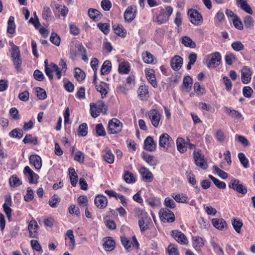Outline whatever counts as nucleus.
Segmentation results:
<instances>
[{"label":"nucleus","mask_w":255,"mask_h":255,"mask_svg":"<svg viewBox=\"0 0 255 255\" xmlns=\"http://www.w3.org/2000/svg\"><path fill=\"white\" fill-rule=\"evenodd\" d=\"M29 163L33 165L36 169L39 170L42 166L41 158L37 154L31 155L29 157Z\"/></svg>","instance_id":"21"},{"label":"nucleus","mask_w":255,"mask_h":255,"mask_svg":"<svg viewBox=\"0 0 255 255\" xmlns=\"http://www.w3.org/2000/svg\"><path fill=\"white\" fill-rule=\"evenodd\" d=\"M45 72L50 80L53 78V72H55L57 78L60 79L61 77V71H60L59 67L56 64L51 63L48 64L47 60L44 62Z\"/></svg>","instance_id":"4"},{"label":"nucleus","mask_w":255,"mask_h":255,"mask_svg":"<svg viewBox=\"0 0 255 255\" xmlns=\"http://www.w3.org/2000/svg\"><path fill=\"white\" fill-rule=\"evenodd\" d=\"M37 98L41 100H44L47 97L46 93L44 89L40 87L36 88Z\"/></svg>","instance_id":"54"},{"label":"nucleus","mask_w":255,"mask_h":255,"mask_svg":"<svg viewBox=\"0 0 255 255\" xmlns=\"http://www.w3.org/2000/svg\"><path fill=\"white\" fill-rule=\"evenodd\" d=\"M104 249L107 251H111L113 250L115 247V241L111 237L106 238V240L103 245Z\"/></svg>","instance_id":"32"},{"label":"nucleus","mask_w":255,"mask_h":255,"mask_svg":"<svg viewBox=\"0 0 255 255\" xmlns=\"http://www.w3.org/2000/svg\"><path fill=\"white\" fill-rule=\"evenodd\" d=\"M142 59L147 64H151L153 62V56L149 52L145 51L142 53Z\"/></svg>","instance_id":"48"},{"label":"nucleus","mask_w":255,"mask_h":255,"mask_svg":"<svg viewBox=\"0 0 255 255\" xmlns=\"http://www.w3.org/2000/svg\"><path fill=\"white\" fill-rule=\"evenodd\" d=\"M213 168L218 175L221 178L224 179L227 178L228 174L226 172L220 169L216 165H214Z\"/></svg>","instance_id":"60"},{"label":"nucleus","mask_w":255,"mask_h":255,"mask_svg":"<svg viewBox=\"0 0 255 255\" xmlns=\"http://www.w3.org/2000/svg\"><path fill=\"white\" fill-rule=\"evenodd\" d=\"M183 64L182 58L176 55L173 57L170 61V65L171 68L175 71L179 70Z\"/></svg>","instance_id":"19"},{"label":"nucleus","mask_w":255,"mask_h":255,"mask_svg":"<svg viewBox=\"0 0 255 255\" xmlns=\"http://www.w3.org/2000/svg\"><path fill=\"white\" fill-rule=\"evenodd\" d=\"M154 73V71L153 69H146L145 70V74L147 80L153 87H157V82Z\"/></svg>","instance_id":"24"},{"label":"nucleus","mask_w":255,"mask_h":255,"mask_svg":"<svg viewBox=\"0 0 255 255\" xmlns=\"http://www.w3.org/2000/svg\"><path fill=\"white\" fill-rule=\"evenodd\" d=\"M11 60L15 66L17 72H20L21 70V65L22 60L21 59L20 51L19 47L15 45H13L10 50Z\"/></svg>","instance_id":"2"},{"label":"nucleus","mask_w":255,"mask_h":255,"mask_svg":"<svg viewBox=\"0 0 255 255\" xmlns=\"http://www.w3.org/2000/svg\"><path fill=\"white\" fill-rule=\"evenodd\" d=\"M193 157L196 166L203 169H206L207 168L208 165L204 158V156L199 151H194L193 152Z\"/></svg>","instance_id":"11"},{"label":"nucleus","mask_w":255,"mask_h":255,"mask_svg":"<svg viewBox=\"0 0 255 255\" xmlns=\"http://www.w3.org/2000/svg\"><path fill=\"white\" fill-rule=\"evenodd\" d=\"M185 140L182 137H178L176 140L177 148L181 153H183L186 150V147L184 145Z\"/></svg>","instance_id":"42"},{"label":"nucleus","mask_w":255,"mask_h":255,"mask_svg":"<svg viewBox=\"0 0 255 255\" xmlns=\"http://www.w3.org/2000/svg\"><path fill=\"white\" fill-rule=\"evenodd\" d=\"M172 197L178 203H187L188 202V197L182 193L173 194Z\"/></svg>","instance_id":"35"},{"label":"nucleus","mask_w":255,"mask_h":255,"mask_svg":"<svg viewBox=\"0 0 255 255\" xmlns=\"http://www.w3.org/2000/svg\"><path fill=\"white\" fill-rule=\"evenodd\" d=\"M77 202L79 205L81 207H88V201L85 196H80L77 199Z\"/></svg>","instance_id":"56"},{"label":"nucleus","mask_w":255,"mask_h":255,"mask_svg":"<svg viewBox=\"0 0 255 255\" xmlns=\"http://www.w3.org/2000/svg\"><path fill=\"white\" fill-rule=\"evenodd\" d=\"M192 241L193 246L197 251H200L201 248L204 245L203 239L199 236L193 237Z\"/></svg>","instance_id":"28"},{"label":"nucleus","mask_w":255,"mask_h":255,"mask_svg":"<svg viewBox=\"0 0 255 255\" xmlns=\"http://www.w3.org/2000/svg\"><path fill=\"white\" fill-rule=\"evenodd\" d=\"M144 148L145 150L153 152L156 149V143L151 136H147L144 141Z\"/></svg>","instance_id":"17"},{"label":"nucleus","mask_w":255,"mask_h":255,"mask_svg":"<svg viewBox=\"0 0 255 255\" xmlns=\"http://www.w3.org/2000/svg\"><path fill=\"white\" fill-rule=\"evenodd\" d=\"M231 46L236 51H240L244 49V44L240 41H236L232 43Z\"/></svg>","instance_id":"57"},{"label":"nucleus","mask_w":255,"mask_h":255,"mask_svg":"<svg viewBox=\"0 0 255 255\" xmlns=\"http://www.w3.org/2000/svg\"><path fill=\"white\" fill-rule=\"evenodd\" d=\"M142 158L150 166H155L158 162L157 159L153 156L146 152L141 154Z\"/></svg>","instance_id":"27"},{"label":"nucleus","mask_w":255,"mask_h":255,"mask_svg":"<svg viewBox=\"0 0 255 255\" xmlns=\"http://www.w3.org/2000/svg\"><path fill=\"white\" fill-rule=\"evenodd\" d=\"M60 201V198L56 194L53 195L51 200L49 201V205L52 208H56L57 204Z\"/></svg>","instance_id":"58"},{"label":"nucleus","mask_w":255,"mask_h":255,"mask_svg":"<svg viewBox=\"0 0 255 255\" xmlns=\"http://www.w3.org/2000/svg\"><path fill=\"white\" fill-rule=\"evenodd\" d=\"M236 59V56L232 53H227L225 57V62L229 65H231Z\"/></svg>","instance_id":"50"},{"label":"nucleus","mask_w":255,"mask_h":255,"mask_svg":"<svg viewBox=\"0 0 255 255\" xmlns=\"http://www.w3.org/2000/svg\"><path fill=\"white\" fill-rule=\"evenodd\" d=\"M167 251L169 255H179V251L175 246L173 244H170L168 246Z\"/></svg>","instance_id":"62"},{"label":"nucleus","mask_w":255,"mask_h":255,"mask_svg":"<svg viewBox=\"0 0 255 255\" xmlns=\"http://www.w3.org/2000/svg\"><path fill=\"white\" fill-rule=\"evenodd\" d=\"M111 69V62L109 60H106L104 62L102 66L101 69V73L103 75H108L110 72Z\"/></svg>","instance_id":"34"},{"label":"nucleus","mask_w":255,"mask_h":255,"mask_svg":"<svg viewBox=\"0 0 255 255\" xmlns=\"http://www.w3.org/2000/svg\"><path fill=\"white\" fill-rule=\"evenodd\" d=\"M124 179L128 183H134L135 181L133 174L128 171L125 172Z\"/></svg>","instance_id":"51"},{"label":"nucleus","mask_w":255,"mask_h":255,"mask_svg":"<svg viewBox=\"0 0 255 255\" xmlns=\"http://www.w3.org/2000/svg\"><path fill=\"white\" fill-rule=\"evenodd\" d=\"M239 3L240 5V7L241 8V9H242L249 14H253V12L251 6L248 4L246 0H239Z\"/></svg>","instance_id":"40"},{"label":"nucleus","mask_w":255,"mask_h":255,"mask_svg":"<svg viewBox=\"0 0 255 255\" xmlns=\"http://www.w3.org/2000/svg\"><path fill=\"white\" fill-rule=\"evenodd\" d=\"M171 235L178 243L181 245H185L188 243L187 237L181 231L177 230H173Z\"/></svg>","instance_id":"15"},{"label":"nucleus","mask_w":255,"mask_h":255,"mask_svg":"<svg viewBox=\"0 0 255 255\" xmlns=\"http://www.w3.org/2000/svg\"><path fill=\"white\" fill-rule=\"evenodd\" d=\"M96 131L99 136H104L106 135L105 128L102 124H99L96 126Z\"/></svg>","instance_id":"64"},{"label":"nucleus","mask_w":255,"mask_h":255,"mask_svg":"<svg viewBox=\"0 0 255 255\" xmlns=\"http://www.w3.org/2000/svg\"><path fill=\"white\" fill-rule=\"evenodd\" d=\"M192 80L190 76H186L184 77L183 81L182 89L189 91L191 89Z\"/></svg>","instance_id":"43"},{"label":"nucleus","mask_w":255,"mask_h":255,"mask_svg":"<svg viewBox=\"0 0 255 255\" xmlns=\"http://www.w3.org/2000/svg\"><path fill=\"white\" fill-rule=\"evenodd\" d=\"M84 154L81 151H77L74 156V160L80 163H83L84 161Z\"/></svg>","instance_id":"63"},{"label":"nucleus","mask_w":255,"mask_h":255,"mask_svg":"<svg viewBox=\"0 0 255 255\" xmlns=\"http://www.w3.org/2000/svg\"><path fill=\"white\" fill-rule=\"evenodd\" d=\"M9 184L11 186H18L21 184L22 182L16 176L12 175L9 178Z\"/></svg>","instance_id":"61"},{"label":"nucleus","mask_w":255,"mask_h":255,"mask_svg":"<svg viewBox=\"0 0 255 255\" xmlns=\"http://www.w3.org/2000/svg\"><path fill=\"white\" fill-rule=\"evenodd\" d=\"M143 181L147 182H150L153 180L152 173L147 168L142 166L139 169Z\"/></svg>","instance_id":"18"},{"label":"nucleus","mask_w":255,"mask_h":255,"mask_svg":"<svg viewBox=\"0 0 255 255\" xmlns=\"http://www.w3.org/2000/svg\"><path fill=\"white\" fill-rule=\"evenodd\" d=\"M121 241L122 244L128 252L131 251L133 247L138 248L139 246V244L135 236L132 238V240H129L125 236H121Z\"/></svg>","instance_id":"7"},{"label":"nucleus","mask_w":255,"mask_h":255,"mask_svg":"<svg viewBox=\"0 0 255 255\" xmlns=\"http://www.w3.org/2000/svg\"><path fill=\"white\" fill-rule=\"evenodd\" d=\"M123 124L117 119L113 118L109 122L108 131L111 134L120 132L122 129Z\"/></svg>","instance_id":"10"},{"label":"nucleus","mask_w":255,"mask_h":255,"mask_svg":"<svg viewBox=\"0 0 255 255\" xmlns=\"http://www.w3.org/2000/svg\"><path fill=\"white\" fill-rule=\"evenodd\" d=\"M187 14L190 22L195 25H200L203 23L202 16L197 9L192 8L189 9Z\"/></svg>","instance_id":"8"},{"label":"nucleus","mask_w":255,"mask_h":255,"mask_svg":"<svg viewBox=\"0 0 255 255\" xmlns=\"http://www.w3.org/2000/svg\"><path fill=\"white\" fill-rule=\"evenodd\" d=\"M75 78L78 81H82L85 78V73L81 69L79 68H76L74 72Z\"/></svg>","instance_id":"45"},{"label":"nucleus","mask_w":255,"mask_h":255,"mask_svg":"<svg viewBox=\"0 0 255 255\" xmlns=\"http://www.w3.org/2000/svg\"><path fill=\"white\" fill-rule=\"evenodd\" d=\"M173 143L172 138L167 133L161 134L159 138V145L161 147L168 149Z\"/></svg>","instance_id":"13"},{"label":"nucleus","mask_w":255,"mask_h":255,"mask_svg":"<svg viewBox=\"0 0 255 255\" xmlns=\"http://www.w3.org/2000/svg\"><path fill=\"white\" fill-rule=\"evenodd\" d=\"M225 109L226 113L233 118L240 119L242 117V114L237 111L229 108H226Z\"/></svg>","instance_id":"44"},{"label":"nucleus","mask_w":255,"mask_h":255,"mask_svg":"<svg viewBox=\"0 0 255 255\" xmlns=\"http://www.w3.org/2000/svg\"><path fill=\"white\" fill-rule=\"evenodd\" d=\"M234 229L238 233L241 232V229L243 226V223L240 220L234 219L232 222Z\"/></svg>","instance_id":"52"},{"label":"nucleus","mask_w":255,"mask_h":255,"mask_svg":"<svg viewBox=\"0 0 255 255\" xmlns=\"http://www.w3.org/2000/svg\"><path fill=\"white\" fill-rule=\"evenodd\" d=\"M15 24L14 23V18L10 16L7 22V32L10 34H13L15 32Z\"/></svg>","instance_id":"37"},{"label":"nucleus","mask_w":255,"mask_h":255,"mask_svg":"<svg viewBox=\"0 0 255 255\" xmlns=\"http://www.w3.org/2000/svg\"><path fill=\"white\" fill-rule=\"evenodd\" d=\"M138 96L141 100H146L149 97L148 87L146 85L140 86L137 91Z\"/></svg>","instance_id":"25"},{"label":"nucleus","mask_w":255,"mask_h":255,"mask_svg":"<svg viewBox=\"0 0 255 255\" xmlns=\"http://www.w3.org/2000/svg\"><path fill=\"white\" fill-rule=\"evenodd\" d=\"M238 157L239 158L241 163L243 167L245 168L249 167V160L246 157L244 153L240 152L238 154Z\"/></svg>","instance_id":"49"},{"label":"nucleus","mask_w":255,"mask_h":255,"mask_svg":"<svg viewBox=\"0 0 255 255\" xmlns=\"http://www.w3.org/2000/svg\"><path fill=\"white\" fill-rule=\"evenodd\" d=\"M211 244L213 247L214 250L217 252L219 255H224V252L223 249L220 246V245L216 243L214 241L211 242Z\"/></svg>","instance_id":"53"},{"label":"nucleus","mask_w":255,"mask_h":255,"mask_svg":"<svg viewBox=\"0 0 255 255\" xmlns=\"http://www.w3.org/2000/svg\"><path fill=\"white\" fill-rule=\"evenodd\" d=\"M23 135V130L19 128H14L9 133V136L13 138H18L20 139Z\"/></svg>","instance_id":"39"},{"label":"nucleus","mask_w":255,"mask_h":255,"mask_svg":"<svg viewBox=\"0 0 255 255\" xmlns=\"http://www.w3.org/2000/svg\"><path fill=\"white\" fill-rule=\"evenodd\" d=\"M28 229L29 232L30 237L31 238H37L38 224L35 220H32L30 221Z\"/></svg>","instance_id":"23"},{"label":"nucleus","mask_w":255,"mask_h":255,"mask_svg":"<svg viewBox=\"0 0 255 255\" xmlns=\"http://www.w3.org/2000/svg\"><path fill=\"white\" fill-rule=\"evenodd\" d=\"M159 214L160 219L163 222L166 221L168 223H172L175 221V216L173 213L166 208L160 210Z\"/></svg>","instance_id":"12"},{"label":"nucleus","mask_w":255,"mask_h":255,"mask_svg":"<svg viewBox=\"0 0 255 255\" xmlns=\"http://www.w3.org/2000/svg\"><path fill=\"white\" fill-rule=\"evenodd\" d=\"M69 174L70 178L71 184L74 187L77 183L78 176L73 168H69Z\"/></svg>","instance_id":"36"},{"label":"nucleus","mask_w":255,"mask_h":255,"mask_svg":"<svg viewBox=\"0 0 255 255\" xmlns=\"http://www.w3.org/2000/svg\"><path fill=\"white\" fill-rule=\"evenodd\" d=\"M88 14L89 17L95 21H98L102 17L100 12L97 9L94 8L89 9Z\"/></svg>","instance_id":"31"},{"label":"nucleus","mask_w":255,"mask_h":255,"mask_svg":"<svg viewBox=\"0 0 255 255\" xmlns=\"http://www.w3.org/2000/svg\"><path fill=\"white\" fill-rule=\"evenodd\" d=\"M181 43L185 46L191 48L196 47V43L190 37L187 36H183L182 38Z\"/></svg>","instance_id":"33"},{"label":"nucleus","mask_w":255,"mask_h":255,"mask_svg":"<svg viewBox=\"0 0 255 255\" xmlns=\"http://www.w3.org/2000/svg\"><path fill=\"white\" fill-rule=\"evenodd\" d=\"M103 157L108 163L112 164L114 162L115 156L110 150L106 151L105 154L103 155Z\"/></svg>","instance_id":"46"},{"label":"nucleus","mask_w":255,"mask_h":255,"mask_svg":"<svg viewBox=\"0 0 255 255\" xmlns=\"http://www.w3.org/2000/svg\"><path fill=\"white\" fill-rule=\"evenodd\" d=\"M212 223L216 228L220 230H222L227 227L226 222L223 219H213Z\"/></svg>","instance_id":"29"},{"label":"nucleus","mask_w":255,"mask_h":255,"mask_svg":"<svg viewBox=\"0 0 255 255\" xmlns=\"http://www.w3.org/2000/svg\"><path fill=\"white\" fill-rule=\"evenodd\" d=\"M136 7L133 5L127 7L124 13L126 21L129 22L134 19L136 15Z\"/></svg>","instance_id":"16"},{"label":"nucleus","mask_w":255,"mask_h":255,"mask_svg":"<svg viewBox=\"0 0 255 255\" xmlns=\"http://www.w3.org/2000/svg\"><path fill=\"white\" fill-rule=\"evenodd\" d=\"M107 110V106L102 101H98L95 104H90L91 115L94 118L98 117L101 113H106Z\"/></svg>","instance_id":"3"},{"label":"nucleus","mask_w":255,"mask_h":255,"mask_svg":"<svg viewBox=\"0 0 255 255\" xmlns=\"http://www.w3.org/2000/svg\"><path fill=\"white\" fill-rule=\"evenodd\" d=\"M173 11L171 6H166L160 9V13L156 16L157 22L159 24H162L166 22Z\"/></svg>","instance_id":"5"},{"label":"nucleus","mask_w":255,"mask_h":255,"mask_svg":"<svg viewBox=\"0 0 255 255\" xmlns=\"http://www.w3.org/2000/svg\"><path fill=\"white\" fill-rule=\"evenodd\" d=\"M113 29L114 32L119 36L125 37L127 35V30L124 26L119 23L113 24Z\"/></svg>","instance_id":"26"},{"label":"nucleus","mask_w":255,"mask_h":255,"mask_svg":"<svg viewBox=\"0 0 255 255\" xmlns=\"http://www.w3.org/2000/svg\"><path fill=\"white\" fill-rule=\"evenodd\" d=\"M229 187L234 190H236L239 193L245 194L247 192V188L244 186L242 184L240 183L239 180L236 179H232Z\"/></svg>","instance_id":"14"},{"label":"nucleus","mask_w":255,"mask_h":255,"mask_svg":"<svg viewBox=\"0 0 255 255\" xmlns=\"http://www.w3.org/2000/svg\"><path fill=\"white\" fill-rule=\"evenodd\" d=\"M96 88L101 94L102 98H104L108 93L109 85L105 82H101L100 84L96 86Z\"/></svg>","instance_id":"30"},{"label":"nucleus","mask_w":255,"mask_h":255,"mask_svg":"<svg viewBox=\"0 0 255 255\" xmlns=\"http://www.w3.org/2000/svg\"><path fill=\"white\" fill-rule=\"evenodd\" d=\"M130 71V66L128 62H123L119 64V71L120 73L128 74Z\"/></svg>","instance_id":"38"},{"label":"nucleus","mask_w":255,"mask_h":255,"mask_svg":"<svg viewBox=\"0 0 255 255\" xmlns=\"http://www.w3.org/2000/svg\"><path fill=\"white\" fill-rule=\"evenodd\" d=\"M241 72V80L242 82L244 84H247L250 82L252 76L250 69L247 66H245L242 69Z\"/></svg>","instance_id":"22"},{"label":"nucleus","mask_w":255,"mask_h":255,"mask_svg":"<svg viewBox=\"0 0 255 255\" xmlns=\"http://www.w3.org/2000/svg\"><path fill=\"white\" fill-rule=\"evenodd\" d=\"M161 114L156 109H151L148 112V117L153 127L157 128L161 124Z\"/></svg>","instance_id":"9"},{"label":"nucleus","mask_w":255,"mask_h":255,"mask_svg":"<svg viewBox=\"0 0 255 255\" xmlns=\"http://www.w3.org/2000/svg\"><path fill=\"white\" fill-rule=\"evenodd\" d=\"M221 55L218 52L211 53L208 55L206 59L207 67L208 68H216L221 62Z\"/></svg>","instance_id":"6"},{"label":"nucleus","mask_w":255,"mask_h":255,"mask_svg":"<svg viewBox=\"0 0 255 255\" xmlns=\"http://www.w3.org/2000/svg\"><path fill=\"white\" fill-rule=\"evenodd\" d=\"M136 216L140 217L138 221V225L141 231L142 232L149 229V224L151 222V219L147 217V213L144 211L137 208L135 210Z\"/></svg>","instance_id":"1"},{"label":"nucleus","mask_w":255,"mask_h":255,"mask_svg":"<svg viewBox=\"0 0 255 255\" xmlns=\"http://www.w3.org/2000/svg\"><path fill=\"white\" fill-rule=\"evenodd\" d=\"M66 236L70 240V244L69 247L70 249H73L75 246V240L73 232L72 230H69L66 233Z\"/></svg>","instance_id":"41"},{"label":"nucleus","mask_w":255,"mask_h":255,"mask_svg":"<svg viewBox=\"0 0 255 255\" xmlns=\"http://www.w3.org/2000/svg\"><path fill=\"white\" fill-rule=\"evenodd\" d=\"M50 40L53 44L56 46H59L60 44V38L56 33H52Z\"/></svg>","instance_id":"59"},{"label":"nucleus","mask_w":255,"mask_h":255,"mask_svg":"<svg viewBox=\"0 0 255 255\" xmlns=\"http://www.w3.org/2000/svg\"><path fill=\"white\" fill-rule=\"evenodd\" d=\"M95 205L100 209L105 208L108 204V201L106 197L102 195H98L95 199Z\"/></svg>","instance_id":"20"},{"label":"nucleus","mask_w":255,"mask_h":255,"mask_svg":"<svg viewBox=\"0 0 255 255\" xmlns=\"http://www.w3.org/2000/svg\"><path fill=\"white\" fill-rule=\"evenodd\" d=\"M97 26L105 34L109 33L110 31V24L109 23H99Z\"/></svg>","instance_id":"55"},{"label":"nucleus","mask_w":255,"mask_h":255,"mask_svg":"<svg viewBox=\"0 0 255 255\" xmlns=\"http://www.w3.org/2000/svg\"><path fill=\"white\" fill-rule=\"evenodd\" d=\"M24 143H32L33 145L37 144V138L33 136L32 134H26L23 139Z\"/></svg>","instance_id":"47"}]
</instances>
